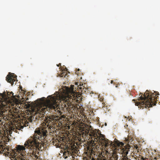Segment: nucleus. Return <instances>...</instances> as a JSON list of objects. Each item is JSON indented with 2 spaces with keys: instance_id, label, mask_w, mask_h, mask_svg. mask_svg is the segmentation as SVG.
Returning <instances> with one entry per match:
<instances>
[{
  "instance_id": "obj_9",
  "label": "nucleus",
  "mask_w": 160,
  "mask_h": 160,
  "mask_svg": "<svg viewBox=\"0 0 160 160\" xmlns=\"http://www.w3.org/2000/svg\"><path fill=\"white\" fill-rule=\"evenodd\" d=\"M67 75V73L65 71H62V72L60 74L59 76L61 77H66Z\"/></svg>"
},
{
  "instance_id": "obj_15",
  "label": "nucleus",
  "mask_w": 160,
  "mask_h": 160,
  "mask_svg": "<svg viewBox=\"0 0 160 160\" xmlns=\"http://www.w3.org/2000/svg\"><path fill=\"white\" fill-rule=\"evenodd\" d=\"M25 105L26 106L27 108H29L31 106V105L29 104H26Z\"/></svg>"
},
{
  "instance_id": "obj_2",
  "label": "nucleus",
  "mask_w": 160,
  "mask_h": 160,
  "mask_svg": "<svg viewBox=\"0 0 160 160\" xmlns=\"http://www.w3.org/2000/svg\"><path fill=\"white\" fill-rule=\"evenodd\" d=\"M92 129L91 126L87 124H84L80 128V134H81L83 136H89L93 142L95 141L98 142L100 145L104 146L106 148L115 146L112 141L105 138L104 135L101 134L100 136H98L97 132L92 130Z\"/></svg>"
},
{
  "instance_id": "obj_7",
  "label": "nucleus",
  "mask_w": 160,
  "mask_h": 160,
  "mask_svg": "<svg viewBox=\"0 0 160 160\" xmlns=\"http://www.w3.org/2000/svg\"><path fill=\"white\" fill-rule=\"evenodd\" d=\"M112 156L110 158L111 160H118V156L116 152L115 151H112Z\"/></svg>"
},
{
  "instance_id": "obj_12",
  "label": "nucleus",
  "mask_w": 160,
  "mask_h": 160,
  "mask_svg": "<svg viewBox=\"0 0 160 160\" xmlns=\"http://www.w3.org/2000/svg\"><path fill=\"white\" fill-rule=\"evenodd\" d=\"M130 146L129 145H128V148H126V149L125 150V151H124V153L125 154V155H127V154L128 153V150H127V149H129V148H130Z\"/></svg>"
},
{
  "instance_id": "obj_20",
  "label": "nucleus",
  "mask_w": 160,
  "mask_h": 160,
  "mask_svg": "<svg viewBox=\"0 0 160 160\" xmlns=\"http://www.w3.org/2000/svg\"><path fill=\"white\" fill-rule=\"evenodd\" d=\"M61 65V64L60 63L59 64H58V65H57L58 66V67H59Z\"/></svg>"
},
{
  "instance_id": "obj_6",
  "label": "nucleus",
  "mask_w": 160,
  "mask_h": 160,
  "mask_svg": "<svg viewBox=\"0 0 160 160\" xmlns=\"http://www.w3.org/2000/svg\"><path fill=\"white\" fill-rule=\"evenodd\" d=\"M78 92L81 94H84L88 90L87 88L83 86V84H82V85H80L79 86H78Z\"/></svg>"
},
{
  "instance_id": "obj_4",
  "label": "nucleus",
  "mask_w": 160,
  "mask_h": 160,
  "mask_svg": "<svg viewBox=\"0 0 160 160\" xmlns=\"http://www.w3.org/2000/svg\"><path fill=\"white\" fill-rule=\"evenodd\" d=\"M63 148L65 150L63 155L65 158H66L70 156L75 155L78 151V148L74 145L65 144Z\"/></svg>"
},
{
  "instance_id": "obj_18",
  "label": "nucleus",
  "mask_w": 160,
  "mask_h": 160,
  "mask_svg": "<svg viewBox=\"0 0 160 160\" xmlns=\"http://www.w3.org/2000/svg\"><path fill=\"white\" fill-rule=\"evenodd\" d=\"M119 84H117V85H116L115 86H116V88H117L118 87V86L119 85Z\"/></svg>"
},
{
  "instance_id": "obj_23",
  "label": "nucleus",
  "mask_w": 160,
  "mask_h": 160,
  "mask_svg": "<svg viewBox=\"0 0 160 160\" xmlns=\"http://www.w3.org/2000/svg\"><path fill=\"white\" fill-rule=\"evenodd\" d=\"M133 101H135V100L134 99H133Z\"/></svg>"
},
{
  "instance_id": "obj_14",
  "label": "nucleus",
  "mask_w": 160,
  "mask_h": 160,
  "mask_svg": "<svg viewBox=\"0 0 160 160\" xmlns=\"http://www.w3.org/2000/svg\"><path fill=\"white\" fill-rule=\"evenodd\" d=\"M98 98L101 101H103V100L104 99L103 97H101L100 96V95L98 96Z\"/></svg>"
},
{
  "instance_id": "obj_19",
  "label": "nucleus",
  "mask_w": 160,
  "mask_h": 160,
  "mask_svg": "<svg viewBox=\"0 0 160 160\" xmlns=\"http://www.w3.org/2000/svg\"><path fill=\"white\" fill-rule=\"evenodd\" d=\"M113 82V80L110 81V82H111V83H112Z\"/></svg>"
},
{
  "instance_id": "obj_16",
  "label": "nucleus",
  "mask_w": 160,
  "mask_h": 160,
  "mask_svg": "<svg viewBox=\"0 0 160 160\" xmlns=\"http://www.w3.org/2000/svg\"><path fill=\"white\" fill-rule=\"evenodd\" d=\"M135 148H136V149L137 150L138 152L139 150V148L137 146H135Z\"/></svg>"
},
{
  "instance_id": "obj_13",
  "label": "nucleus",
  "mask_w": 160,
  "mask_h": 160,
  "mask_svg": "<svg viewBox=\"0 0 160 160\" xmlns=\"http://www.w3.org/2000/svg\"><path fill=\"white\" fill-rule=\"evenodd\" d=\"M120 147H122L124 145V143L122 142H119L117 144Z\"/></svg>"
},
{
  "instance_id": "obj_5",
  "label": "nucleus",
  "mask_w": 160,
  "mask_h": 160,
  "mask_svg": "<svg viewBox=\"0 0 160 160\" xmlns=\"http://www.w3.org/2000/svg\"><path fill=\"white\" fill-rule=\"evenodd\" d=\"M16 77L14 75L8 74L7 75L6 77V80L8 82L12 85L13 82L15 81V78Z\"/></svg>"
},
{
  "instance_id": "obj_17",
  "label": "nucleus",
  "mask_w": 160,
  "mask_h": 160,
  "mask_svg": "<svg viewBox=\"0 0 160 160\" xmlns=\"http://www.w3.org/2000/svg\"><path fill=\"white\" fill-rule=\"evenodd\" d=\"M1 149H3V145L2 144L0 145V151H1Z\"/></svg>"
},
{
  "instance_id": "obj_8",
  "label": "nucleus",
  "mask_w": 160,
  "mask_h": 160,
  "mask_svg": "<svg viewBox=\"0 0 160 160\" xmlns=\"http://www.w3.org/2000/svg\"><path fill=\"white\" fill-rule=\"evenodd\" d=\"M3 147H4V146H3V149H1V151H0V154L2 153L3 152H7V155L8 156H9L11 157L10 158L11 159V160H12V159H13V158H11L12 156L10 155V154H8V152H7V151H8L9 150V148L7 149V148H3Z\"/></svg>"
},
{
  "instance_id": "obj_3",
  "label": "nucleus",
  "mask_w": 160,
  "mask_h": 160,
  "mask_svg": "<svg viewBox=\"0 0 160 160\" xmlns=\"http://www.w3.org/2000/svg\"><path fill=\"white\" fill-rule=\"evenodd\" d=\"M159 95V92H158L154 91L152 92L147 90L143 95L140 96L138 99V102H135V105L137 106L144 108L147 107L149 108L152 107L153 106L155 105L157 97L156 95Z\"/></svg>"
},
{
  "instance_id": "obj_10",
  "label": "nucleus",
  "mask_w": 160,
  "mask_h": 160,
  "mask_svg": "<svg viewBox=\"0 0 160 160\" xmlns=\"http://www.w3.org/2000/svg\"><path fill=\"white\" fill-rule=\"evenodd\" d=\"M55 123L54 122H53V124L52 125H49V126L47 127L50 130H52V131H53L52 130L53 129H54V127L53 125Z\"/></svg>"
},
{
  "instance_id": "obj_1",
  "label": "nucleus",
  "mask_w": 160,
  "mask_h": 160,
  "mask_svg": "<svg viewBox=\"0 0 160 160\" xmlns=\"http://www.w3.org/2000/svg\"><path fill=\"white\" fill-rule=\"evenodd\" d=\"M74 85H71L70 88H68L66 95L58 92L54 95L48 96L47 99L44 97L38 99L37 101L38 107L32 109L31 114L33 115L32 116L33 117V119L37 121L44 119L47 124V127H48L52 125L53 122L56 121V119L53 115L47 116L44 118L46 111H48L53 114L57 110L61 115L62 113L61 110H64V108H66L68 112L76 111V107L73 102L78 100L77 93L74 91Z\"/></svg>"
},
{
  "instance_id": "obj_21",
  "label": "nucleus",
  "mask_w": 160,
  "mask_h": 160,
  "mask_svg": "<svg viewBox=\"0 0 160 160\" xmlns=\"http://www.w3.org/2000/svg\"><path fill=\"white\" fill-rule=\"evenodd\" d=\"M76 74H78V73L77 72V71H76L75 72Z\"/></svg>"
},
{
  "instance_id": "obj_22",
  "label": "nucleus",
  "mask_w": 160,
  "mask_h": 160,
  "mask_svg": "<svg viewBox=\"0 0 160 160\" xmlns=\"http://www.w3.org/2000/svg\"><path fill=\"white\" fill-rule=\"evenodd\" d=\"M77 70L78 71H79L80 70V69H78Z\"/></svg>"
},
{
  "instance_id": "obj_11",
  "label": "nucleus",
  "mask_w": 160,
  "mask_h": 160,
  "mask_svg": "<svg viewBox=\"0 0 160 160\" xmlns=\"http://www.w3.org/2000/svg\"><path fill=\"white\" fill-rule=\"evenodd\" d=\"M75 85L77 86V88H75V91H76V90H77V91L78 90V86H79L80 85H81V83H80V82H76L75 83Z\"/></svg>"
}]
</instances>
